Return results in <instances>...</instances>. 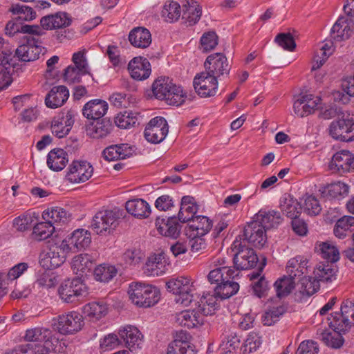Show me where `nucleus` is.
<instances>
[{
  "label": "nucleus",
  "instance_id": "5701e85b",
  "mask_svg": "<svg viewBox=\"0 0 354 354\" xmlns=\"http://www.w3.org/2000/svg\"><path fill=\"white\" fill-rule=\"evenodd\" d=\"M71 24V19L66 12H58L46 15L40 20L41 26L44 30L64 29Z\"/></svg>",
  "mask_w": 354,
  "mask_h": 354
},
{
  "label": "nucleus",
  "instance_id": "f03ea898",
  "mask_svg": "<svg viewBox=\"0 0 354 354\" xmlns=\"http://www.w3.org/2000/svg\"><path fill=\"white\" fill-rule=\"evenodd\" d=\"M128 294L132 303L143 308L155 305L160 299V291L157 287L141 283L129 285Z\"/></svg>",
  "mask_w": 354,
  "mask_h": 354
},
{
  "label": "nucleus",
  "instance_id": "412c9836",
  "mask_svg": "<svg viewBox=\"0 0 354 354\" xmlns=\"http://www.w3.org/2000/svg\"><path fill=\"white\" fill-rule=\"evenodd\" d=\"M131 77L136 80L147 79L151 74V64L147 58L136 57L128 64Z\"/></svg>",
  "mask_w": 354,
  "mask_h": 354
},
{
  "label": "nucleus",
  "instance_id": "052dcab7",
  "mask_svg": "<svg viewBox=\"0 0 354 354\" xmlns=\"http://www.w3.org/2000/svg\"><path fill=\"white\" fill-rule=\"evenodd\" d=\"M106 306L97 302L88 303L83 308V312L86 316L95 320H98L104 316L106 314Z\"/></svg>",
  "mask_w": 354,
  "mask_h": 354
},
{
  "label": "nucleus",
  "instance_id": "72a5a7b5",
  "mask_svg": "<svg viewBox=\"0 0 354 354\" xmlns=\"http://www.w3.org/2000/svg\"><path fill=\"white\" fill-rule=\"evenodd\" d=\"M129 41L136 48H146L151 43V35L148 29L136 27L130 31Z\"/></svg>",
  "mask_w": 354,
  "mask_h": 354
},
{
  "label": "nucleus",
  "instance_id": "79ce46f5",
  "mask_svg": "<svg viewBox=\"0 0 354 354\" xmlns=\"http://www.w3.org/2000/svg\"><path fill=\"white\" fill-rule=\"evenodd\" d=\"M241 339L236 333L225 336L220 344L218 351L220 354H234L241 348Z\"/></svg>",
  "mask_w": 354,
  "mask_h": 354
},
{
  "label": "nucleus",
  "instance_id": "20e7f679",
  "mask_svg": "<svg viewBox=\"0 0 354 354\" xmlns=\"http://www.w3.org/2000/svg\"><path fill=\"white\" fill-rule=\"evenodd\" d=\"M234 263L237 270H248L256 266L258 257L254 250L246 245L245 241L236 237L232 244Z\"/></svg>",
  "mask_w": 354,
  "mask_h": 354
},
{
  "label": "nucleus",
  "instance_id": "a18cd8bd",
  "mask_svg": "<svg viewBox=\"0 0 354 354\" xmlns=\"http://www.w3.org/2000/svg\"><path fill=\"white\" fill-rule=\"evenodd\" d=\"M45 220H48L53 225L55 223H66L68 221L70 214L62 207H53L42 214Z\"/></svg>",
  "mask_w": 354,
  "mask_h": 354
},
{
  "label": "nucleus",
  "instance_id": "a211bd4d",
  "mask_svg": "<svg viewBox=\"0 0 354 354\" xmlns=\"http://www.w3.org/2000/svg\"><path fill=\"white\" fill-rule=\"evenodd\" d=\"M329 167L340 175L354 171V155L348 151L337 152L333 155Z\"/></svg>",
  "mask_w": 354,
  "mask_h": 354
},
{
  "label": "nucleus",
  "instance_id": "4468645a",
  "mask_svg": "<svg viewBox=\"0 0 354 354\" xmlns=\"http://www.w3.org/2000/svg\"><path fill=\"white\" fill-rule=\"evenodd\" d=\"M75 115V111L69 109L54 117L51 123L52 133L59 138L68 135L74 124Z\"/></svg>",
  "mask_w": 354,
  "mask_h": 354
},
{
  "label": "nucleus",
  "instance_id": "e2e57ef3",
  "mask_svg": "<svg viewBox=\"0 0 354 354\" xmlns=\"http://www.w3.org/2000/svg\"><path fill=\"white\" fill-rule=\"evenodd\" d=\"M9 11L24 21H30L36 17V13L32 8L20 3H12Z\"/></svg>",
  "mask_w": 354,
  "mask_h": 354
},
{
  "label": "nucleus",
  "instance_id": "ddd939ff",
  "mask_svg": "<svg viewBox=\"0 0 354 354\" xmlns=\"http://www.w3.org/2000/svg\"><path fill=\"white\" fill-rule=\"evenodd\" d=\"M196 93L201 97L214 96L218 92V80L205 74L204 72L197 74L193 80Z\"/></svg>",
  "mask_w": 354,
  "mask_h": 354
},
{
  "label": "nucleus",
  "instance_id": "473e14b6",
  "mask_svg": "<svg viewBox=\"0 0 354 354\" xmlns=\"http://www.w3.org/2000/svg\"><path fill=\"white\" fill-rule=\"evenodd\" d=\"M125 208L128 213L139 219L146 218L151 214L149 205L141 198L129 200L125 203Z\"/></svg>",
  "mask_w": 354,
  "mask_h": 354
},
{
  "label": "nucleus",
  "instance_id": "a878e982",
  "mask_svg": "<svg viewBox=\"0 0 354 354\" xmlns=\"http://www.w3.org/2000/svg\"><path fill=\"white\" fill-rule=\"evenodd\" d=\"M335 41H340L348 39L354 32V22L344 17H339L331 29Z\"/></svg>",
  "mask_w": 354,
  "mask_h": 354
},
{
  "label": "nucleus",
  "instance_id": "c03bdc74",
  "mask_svg": "<svg viewBox=\"0 0 354 354\" xmlns=\"http://www.w3.org/2000/svg\"><path fill=\"white\" fill-rule=\"evenodd\" d=\"M192 223L189 225V230L195 236H204L212 227V221L205 216H196L192 220Z\"/></svg>",
  "mask_w": 354,
  "mask_h": 354
},
{
  "label": "nucleus",
  "instance_id": "774afa93",
  "mask_svg": "<svg viewBox=\"0 0 354 354\" xmlns=\"http://www.w3.org/2000/svg\"><path fill=\"white\" fill-rule=\"evenodd\" d=\"M86 73V70L68 66L64 70V78L66 82L70 84L80 82L81 81L82 76Z\"/></svg>",
  "mask_w": 354,
  "mask_h": 354
},
{
  "label": "nucleus",
  "instance_id": "4d7b16f0",
  "mask_svg": "<svg viewBox=\"0 0 354 354\" xmlns=\"http://www.w3.org/2000/svg\"><path fill=\"white\" fill-rule=\"evenodd\" d=\"M117 274V269L109 264H101L94 270L95 279L100 282H108Z\"/></svg>",
  "mask_w": 354,
  "mask_h": 354
},
{
  "label": "nucleus",
  "instance_id": "338daca9",
  "mask_svg": "<svg viewBox=\"0 0 354 354\" xmlns=\"http://www.w3.org/2000/svg\"><path fill=\"white\" fill-rule=\"evenodd\" d=\"M341 333H342L337 332L335 333L324 332L321 334V338L326 346L338 348H340L344 343V339Z\"/></svg>",
  "mask_w": 354,
  "mask_h": 354
},
{
  "label": "nucleus",
  "instance_id": "0e129e2a",
  "mask_svg": "<svg viewBox=\"0 0 354 354\" xmlns=\"http://www.w3.org/2000/svg\"><path fill=\"white\" fill-rule=\"evenodd\" d=\"M341 312H335L330 315V317L328 319L329 321V326L337 333H345L348 331L352 326L348 322L344 321L343 316H341Z\"/></svg>",
  "mask_w": 354,
  "mask_h": 354
},
{
  "label": "nucleus",
  "instance_id": "680f3d73",
  "mask_svg": "<svg viewBox=\"0 0 354 354\" xmlns=\"http://www.w3.org/2000/svg\"><path fill=\"white\" fill-rule=\"evenodd\" d=\"M285 312L286 308L283 305L270 307L263 315L262 322L264 325L272 326L279 321Z\"/></svg>",
  "mask_w": 354,
  "mask_h": 354
},
{
  "label": "nucleus",
  "instance_id": "ea45409f",
  "mask_svg": "<svg viewBox=\"0 0 354 354\" xmlns=\"http://www.w3.org/2000/svg\"><path fill=\"white\" fill-rule=\"evenodd\" d=\"M112 128L113 125L109 120H102L87 127L86 134L95 139L103 138L111 133Z\"/></svg>",
  "mask_w": 354,
  "mask_h": 354
},
{
  "label": "nucleus",
  "instance_id": "2f4dec72",
  "mask_svg": "<svg viewBox=\"0 0 354 354\" xmlns=\"http://www.w3.org/2000/svg\"><path fill=\"white\" fill-rule=\"evenodd\" d=\"M198 209V206L194 197L185 196L181 199L180 208L178 218L182 223H187L194 218V215Z\"/></svg>",
  "mask_w": 354,
  "mask_h": 354
},
{
  "label": "nucleus",
  "instance_id": "69168bd1",
  "mask_svg": "<svg viewBox=\"0 0 354 354\" xmlns=\"http://www.w3.org/2000/svg\"><path fill=\"white\" fill-rule=\"evenodd\" d=\"M218 37L214 31H208L203 34L200 39V49L208 53L218 45Z\"/></svg>",
  "mask_w": 354,
  "mask_h": 354
},
{
  "label": "nucleus",
  "instance_id": "6e6552de",
  "mask_svg": "<svg viewBox=\"0 0 354 354\" xmlns=\"http://www.w3.org/2000/svg\"><path fill=\"white\" fill-rule=\"evenodd\" d=\"M204 68L205 74H207L216 80H221L228 77L231 66L226 56L221 53H212L207 56Z\"/></svg>",
  "mask_w": 354,
  "mask_h": 354
},
{
  "label": "nucleus",
  "instance_id": "864d4df0",
  "mask_svg": "<svg viewBox=\"0 0 354 354\" xmlns=\"http://www.w3.org/2000/svg\"><path fill=\"white\" fill-rule=\"evenodd\" d=\"M218 298L215 294L206 293L203 295L200 299V304L198 306L199 311L204 315L207 316L214 313L216 309V301Z\"/></svg>",
  "mask_w": 354,
  "mask_h": 354
},
{
  "label": "nucleus",
  "instance_id": "dca6fc26",
  "mask_svg": "<svg viewBox=\"0 0 354 354\" xmlns=\"http://www.w3.org/2000/svg\"><path fill=\"white\" fill-rule=\"evenodd\" d=\"M93 168L87 161H73L68 167L66 178L72 183L88 180L93 175Z\"/></svg>",
  "mask_w": 354,
  "mask_h": 354
},
{
  "label": "nucleus",
  "instance_id": "13d9d810",
  "mask_svg": "<svg viewBox=\"0 0 354 354\" xmlns=\"http://www.w3.org/2000/svg\"><path fill=\"white\" fill-rule=\"evenodd\" d=\"M138 115L139 114L136 112L125 111L118 114L115 122L120 128L129 129L136 126Z\"/></svg>",
  "mask_w": 354,
  "mask_h": 354
},
{
  "label": "nucleus",
  "instance_id": "393cba45",
  "mask_svg": "<svg viewBox=\"0 0 354 354\" xmlns=\"http://www.w3.org/2000/svg\"><path fill=\"white\" fill-rule=\"evenodd\" d=\"M69 248V250H79L87 248L91 242V234L84 229L75 230L68 236L63 240Z\"/></svg>",
  "mask_w": 354,
  "mask_h": 354
},
{
  "label": "nucleus",
  "instance_id": "c756f323",
  "mask_svg": "<svg viewBox=\"0 0 354 354\" xmlns=\"http://www.w3.org/2000/svg\"><path fill=\"white\" fill-rule=\"evenodd\" d=\"M69 97V91L65 86H53L45 98L46 105L51 109L62 106Z\"/></svg>",
  "mask_w": 354,
  "mask_h": 354
},
{
  "label": "nucleus",
  "instance_id": "f257e3e1",
  "mask_svg": "<svg viewBox=\"0 0 354 354\" xmlns=\"http://www.w3.org/2000/svg\"><path fill=\"white\" fill-rule=\"evenodd\" d=\"M156 98L165 100L169 105L180 106L187 98L180 86H176L168 77H160L152 84Z\"/></svg>",
  "mask_w": 354,
  "mask_h": 354
},
{
  "label": "nucleus",
  "instance_id": "37998d69",
  "mask_svg": "<svg viewBox=\"0 0 354 354\" xmlns=\"http://www.w3.org/2000/svg\"><path fill=\"white\" fill-rule=\"evenodd\" d=\"M28 268V264L27 263H19L12 268L10 269L9 272L6 275L0 272V297H2L6 294L5 291L6 288L3 286V282H5V278L8 280L13 281L19 278L25 271Z\"/></svg>",
  "mask_w": 354,
  "mask_h": 354
},
{
  "label": "nucleus",
  "instance_id": "f8f14e48",
  "mask_svg": "<svg viewBox=\"0 0 354 354\" xmlns=\"http://www.w3.org/2000/svg\"><path fill=\"white\" fill-rule=\"evenodd\" d=\"M168 131L167 120L162 117H155L146 126L144 136L148 142L158 144L165 138Z\"/></svg>",
  "mask_w": 354,
  "mask_h": 354
},
{
  "label": "nucleus",
  "instance_id": "de8ad7c7",
  "mask_svg": "<svg viewBox=\"0 0 354 354\" xmlns=\"http://www.w3.org/2000/svg\"><path fill=\"white\" fill-rule=\"evenodd\" d=\"M337 269L333 264L319 263L313 271L315 279L319 281H331L335 277Z\"/></svg>",
  "mask_w": 354,
  "mask_h": 354
},
{
  "label": "nucleus",
  "instance_id": "c9c22d12",
  "mask_svg": "<svg viewBox=\"0 0 354 354\" xmlns=\"http://www.w3.org/2000/svg\"><path fill=\"white\" fill-rule=\"evenodd\" d=\"M68 162V153L62 149L51 150L47 156V165L53 171H62Z\"/></svg>",
  "mask_w": 354,
  "mask_h": 354
},
{
  "label": "nucleus",
  "instance_id": "b1692460",
  "mask_svg": "<svg viewBox=\"0 0 354 354\" xmlns=\"http://www.w3.org/2000/svg\"><path fill=\"white\" fill-rule=\"evenodd\" d=\"M176 322L181 326L193 328L203 323V315L198 308L183 310L176 315Z\"/></svg>",
  "mask_w": 354,
  "mask_h": 354
},
{
  "label": "nucleus",
  "instance_id": "bf43d9fd",
  "mask_svg": "<svg viewBox=\"0 0 354 354\" xmlns=\"http://www.w3.org/2000/svg\"><path fill=\"white\" fill-rule=\"evenodd\" d=\"M319 289V283L315 278L303 277L300 282L299 292L302 297H309Z\"/></svg>",
  "mask_w": 354,
  "mask_h": 354
},
{
  "label": "nucleus",
  "instance_id": "5fc2aeb1",
  "mask_svg": "<svg viewBox=\"0 0 354 354\" xmlns=\"http://www.w3.org/2000/svg\"><path fill=\"white\" fill-rule=\"evenodd\" d=\"M294 278L288 276H283L279 279L274 283L277 296L281 298L288 295L295 288Z\"/></svg>",
  "mask_w": 354,
  "mask_h": 354
},
{
  "label": "nucleus",
  "instance_id": "1a4fd4ad",
  "mask_svg": "<svg viewBox=\"0 0 354 354\" xmlns=\"http://www.w3.org/2000/svg\"><path fill=\"white\" fill-rule=\"evenodd\" d=\"M44 53V48L40 45L39 39L26 35L21 40V44L15 50V57L21 62H32Z\"/></svg>",
  "mask_w": 354,
  "mask_h": 354
},
{
  "label": "nucleus",
  "instance_id": "7c9ffc66",
  "mask_svg": "<svg viewBox=\"0 0 354 354\" xmlns=\"http://www.w3.org/2000/svg\"><path fill=\"white\" fill-rule=\"evenodd\" d=\"M120 337L125 346L132 351L140 347L142 344V335L136 327L127 326L120 330Z\"/></svg>",
  "mask_w": 354,
  "mask_h": 354
},
{
  "label": "nucleus",
  "instance_id": "e433bc0d",
  "mask_svg": "<svg viewBox=\"0 0 354 354\" xmlns=\"http://www.w3.org/2000/svg\"><path fill=\"white\" fill-rule=\"evenodd\" d=\"M133 154L132 149L127 144L111 145L103 151L104 158L109 161L129 158Z\"/></svg>",
  "mask_w": 354,
  "mask_h": 354
},
{
  "label": "nucleus",
  "instance_id": "423d86ee",
  "mask_svg": "<svg viewBox=\"0 0 354 354\" xmlns=\"http://www.w3.org/2000/svg\"><path fill=\"white\" fill-rule=\"evenodd\" d=\"M329 135L335 140L351 142L354 140V120L348 113L333 120L328 127Z\"/></svg>",
  "mask_w": 354,
  "mask_h": 354
},
{
  "label": "nucleus",
  "instance_id": "4be33fe9",
  "mask_svg": "<svg viewBox=\"0 0 354 354\" xmlns=\"http://www.w3.org/2000/svg\"><path fill=\"white\" fill-rule=\"evenodd\" d=\"M168 266L165 254H155L148 258L144 268V272L147 276H160L167 272Z\"/></svg>",
  "mask_w": 354,
  "mask_h": 354
},
{
  "label": "nucleus",
  "instance_id": "f3484780",
  "mask_svg": "<svg viewBox=\"0 0 354 354\" xmlns=\"http://www.w3.org/2000/svg\"><path fill=\"white\" fill-rule=\"evenodd\" d=\"M244 240L252 243L257 248H263L266 241V230L253 218V221L249 223L243 231Z\"/></svg>",
  "mask_w": 354,
  "mask_h": 354
},
{
  "label": "nucleus",
  "instance_id": "58836bf2",
  "mask_svg": "<svg viewBox=\"0 0 354 354\" xmlns=\"http://www.w3.org/2000/svg\"><path fill=\"white\" fill-rule=\"evenodd\" d=\"M239 275V272L230 267L223 266L211 270L207 276L211 283L218 285L227 279H234Z\"/></svg>",
  "mask_w": 354,
  "mask_h": 354
},
{
  "label": "nucleus",
  "instance_id": "9b49d317",
  "mask_svg": "<svg viewBox=\"0 0 354 354\" xmlns=\"http://www.w3.org/2000/svg\"><path fill=\"white\" fill-rule=\"evenodd\" d=\"M56 335V333L48 328L37 327L28 329L26 331L24 339L27 342H37V344L31 343L33 347L39 344L44 346V348L53 349L59 342V338Z\"/></svg>",
  "mask_w": 354,
  "mask_h": 354
},
{
  "label": "nucleus",
  "instance_id": "603ef678",
  "mask_svg": "<svg viewBox=\"0 0 354 354\" xmlns=\"http://www.w3.org/2000/svg\"><path fill=\"white\" fill-rule=\"evenodd\" d=\"M182 9L180 4L174 1H167L162 10V17L165 21L174 22L178 20L181 15Z\"/></svg>",
  "mask_w": 354,
  "mask_h": 354
},
{
  "label": "nucleus",
  "instance_id": "0eeeda50",
  "mask_svg": "<svg viewBox=\"0 0 354 354\" xmlns=\"http://www.w3.org/2000/svg\"><path fill=\"white\" fill-rule=\"evenodd\" d=\"M69 252L68 245L63 241L60 243L51 244L48 251L41 254L39 264L46 270L55 269L65 261Z\"/></svg>",
  "mask_w": 354,
  "mask_h": 354
},
{
  "label": "nucleus",
  "instance_id": "6e6d98bb",
  "mask_svg": "<svg viewBox=\"0 0 354 354\" xmlns=\"http://www.w3.org/2000/svg\"><path fill=\"white\" fill-rule=\"evenodd\" d=\"M353 226V216H343L337 220L333 230L334 234L339 239H344L347 236L348 233L351 231V228Z\"/></svg>",
  "mask_w": 354,
  "mask_h": 354
},
{
  "label": "nucleus",
  "instance_id": "09e8293b",
  "mask_svg": "<svg viewBox=\"0 0 354 354\" xmlns=\"http://www.w3.org/2000/svg\"><path fill=\"white\" fill-rule=\"evenodd\" d=\"M281 210L290 218L298 217L301 213V205L290 195L284 196L280 203Z\"/></svg>",
  "mask_w": 354,
  "mask_h": 354
},
{
  "label": "nucleus",
  "instance_id": "f704fd0d",
  "mask_svg": "<svg viewBox=\"0 0 354 354\" xmlns=\"http://www.w3.org/2000/svg\"><path fill=\"white\" fill-rule=\"evenodd\" d=\"M322 196L326 199L340 200L348 196L349 186L342 182H336L324 187L321 190Z\"/></svg>",
  "mask_w": 354,
  "mask_h": 354
},
{
  "label": "nucleus",
  "instance_id": "cd10ccee",
  "mask_svg": "<svg viewBox=\"0 0 354 354\" xmlns=\"http://www.w3.org/2000/svg\"><path fill=\"white\" fill-rule=\"evenodd\" d=\"M182 8V19L188 26L195 25L200 20L202 8L196 1L185 0Z\"/></svg>",
  "mask_w": 354,
  "mask_h": 354
},
{
  "label": "nucleus",
  "instance_id": "c85d7f7f",
  "mask_svg": "<svg viewBox=\"0 0 354 354\" xmlns=\"http://www.w3.org/2000/svg\"><path fill=\"white\" fill-rule=\"evenodd\" d=\"M106 102L100 99L92 100L84 104L82 114L91 120H97L104 116L108 110Z\"/></svg>",
  "mask_w": 354,
  "mask_h": 354
},
{
  "label": "nucleus",
  "instance_id": "bb28decb",
  "mask_svg": "<svg viewBox=\"0 0 354 354\" xmlns=\"http://www.w3.org/2000/svg\"><path fill=\"white\" fill-rule=\"evenodd\" d=\"M268 230L277 227L283 221L281 213L276 210L261 209L253 217Z\"/></svg>",
  "mask_w": 354,
  "mask_h": 354
},
{
  "label": "nucleus",
  "instance_id": "49530a36",
  "mask_svg": "<svg viewBox=\"0 0 354 354\" xmlns=\"http://www.w3.org/2000/svg\"><path fill=\"white\" fill-rule=\"evenodd\" d=\"M239 289V284L232 281V279H227L223 283L216 285L214 288L215 294L221 299H228L235 295Z\"/></svg>",
  "mask_w": 354,
  "mask_h": 354
},
{
  "label": "nucleus",
  "instance_id": "4c0bfd02",
  "mask_svg": "<svg viewBox=\"0 0 354 354\" xmlns=\"http://www.w3.org/2000/svg\"><path fill=\"white\" fill-rule=\"evenodd\" d=\"M308 261L303 256H297L290 259L286 266V272L288 274L295 278L300 277L308 272Z\"/></svg>",
  "mask_w": 354,
  "mask_h": 354
},
{
  "label": "nucleus",
  "instance_id": "8fccbe9b",
  "mask_svg": "<svg viewBox=\"0 0 354 354\" xmlns=\"http://www.w3.org/2000/svg\"><path fill=\"white\" fill-rule=\"evenodd\" d=\"M55 231V227L48 221L40 222L36 224L31 234V238L33 240L40 241L50 237Z\"/></svg>",
  "mask_w": 354,
  "mask_h": 354
},
{
  "label": "nucleus",
  "instance_id": "aec40b11",
  "mask_svg": "<svg viewBox=\"0 0 354 354\" xmlns=\"http://www.w3.org/2000/svg\"><path fill=\"white\" fill-rule=\"evenodd\" d=\"M319 97H313V95H304L298 98L293 104L294 111L296 115L303 118L312 114L318 109L321 102Z\"/></svg>",
  "mask_w": 354,
  "mask_h": 354
},
{
  "label": "nucleus",
  "instance_id": "39448f33",
  "mask_svg": "<svg viewBox=\"0 0 354 354\" xmlns=\"http://www.w3.org/2000/svg\"><path fill=\"white\" fill-rule=\"evenodd\" d=\"M118 210H102L93 216L91 227L97 234L106 235L118 226Z\"/></svg>",
  "mask_w": 354,
  "mask_h": 354
},
{
  "label": "nucleus",
  "instance_id": "2eb2a0df",
  "mask_svg": "<svg viewBox=\"0 0 354 354\" xmlns=\"http://www.w3.org/2000/svg\"><path fill=\"white\" fill-rule=\"evenodd\" d=\"M84 325L83 316L76 311L69 312L57 317V328L63 334L78 332Z\"/></svg>",
  "mask_w": 354,
  "mask_h": 354
},
{
  "label": "nucleus",
  "instance_id": "a19ab883",
  "mask_svg": "<svg viewBox=\"0 0 354 354\" xmlns=\"http://www.w3.org/2000/svg\"><path fill=\"white\" fill-rule=\"evenodd\" d=\"M319 254L328 262L335 263L339 259L337 248L329 241L321 242L315 247Z\"/></svg>",
  "mask_w": 354,
  "mask_h": 354
},
{
  "label": "nucleus",
  "instance_id": "6ab92c4d",
  "mask_svg": "<svg viewBox=\"0 0 354 354\" xmlns=\"http://www.w3.org/2000/svg\"><path fill=\"white\" fill-rule=\"evenodd\" d=\"M178 217L171 216L167 219L158 217L156 227L158 232L166 237L176 239L180 234L182 225Z\"/></svg>",
  "mask_w": 354,
  "mask_h": 354
},
{
  "label": "nucleus",
  "instance_id": "9d476101",
  "mask_svg": "<svg viewBox=\"0 0 354 354\" xmlns=\"http://www.w3.org/2000/svg\"><path fill=\"white\" fill-rule=\"evenodd\" d=\"M61 299L66 303H73L87 294V288L79 277L64 280L59 288Z\"/></svg>",
  "mask_w": 354,
  "mask_h": 354
},
{
  "label": "nucleus",
  "instance_id": "3c124183",
  "mask_svg": "<svg viewBox=\"0 0 354 354\" xmlns=\"http://www.w3.org/2000/svg\"><path fill=\"white\" fill-rule=\"evenodd\" d=\"M71 267L77 274L83 275L93 267L91 257L88 254H80L73 259Z\"/></svg>",
  "mask_w": 354,
  "mask_h": 354
},
{
  "label": "nucleus",
  "instance_id": "7ed1b4c3",
  "mask_svg": "<svg viewBox=\"0 0 354 354\" xmlns=\"http://www.w3.org/2000/svg\"><path fill=\"white\" fill-rule=\"evenodd\" d=\"M194 283L189 277H179L170 279L166 286L169 292L176 295L175 301L177 304L188 306L194 301L196 290Z\"/></svg>",
  "mask_w": 354,
  "mask_h": 354
}]
</instances>
